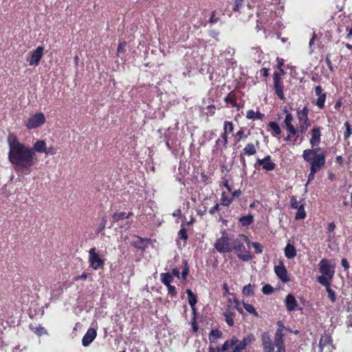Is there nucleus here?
Returning <instances> with one entry per match:
<instances>
[{"label": "nucleus", "mask_w": 352, "mask_h": 352, "mask_svg": "<svg viewBox=\"0 0 352 352\" xmlns=\"http://www.w3.org/2000/svg\"><path fill=\"white\" fill-rule=\"evenodd\" d=\"M7 142L9 147L8 160L15 171L29 174L31 167L38 162L36 154L33 153L31 146L21 142L13 133H9Z\"/></svg>", "instance_id": "f257e3e1"}, {"label": "nucleus", "mask_w": 352, "mask_h": 352, "mask_svg": "<svg viewBox=\"0 0 352 352\" xmlns=\"http://www.w3.org/2000/svg\"><path fill=\"white\" fill-rule=\"evenodd\" d=\"M278 329L275 333L273 342L268 333L265 332L261 336V344L264 352H286L284 333L285 327L281 321L278 322Z\"/></svg>", "instance_id": "f03ea898"}, {"label": "nucleus", "mask_w": 352, "mask_h": 352, "mask_svg": "<svg viewBox=\"0 0 352 352\" xmlns=\"http://www.w3.org/2000/svg\"><path fill=\"white\" fill-rule=\"evenodd\" d=\"M302 157L310 168L321 170L325 166L326 151L320 147L304 150Z\"/></svg>", "instance_id": "7ed1b4c3"}, {"label": "nucleus", "mask_w": 352, "mask_h": 352, "mask_svg": "<svg viewBox=\"0 0 352 352\" xmlns=\"http://www.w3.org/2000/svg\"><path fill=\"white\" fill-rule=\"evenodd\" d=\"M256 340L254 334L249 333L243 337L242 340H239L236 336H233L230 340H227L221 346L222 351H228L232 349L231 352H243L245 348L253 344Z\"/></svg>", "instance_id": "20e7f679"}, {"label": "nucleus", "mask_w": 352, "mask_h": 352, "mask_svg": "<svg viewBox=\"0 0 352 352\" xmlns=\"http://www.w3.org/2000/svg\"><path fill=\"white\" fill-rule=\"evenodd\" d=\"M248 237L245 234H239L234 239H232V252L235 251L238 258L243 261H249L252 258V254L248 251L244 245L249 243Z\"/></svg>", "instance_id": "39448f33"}, {"label": "nucleus", "mask_w": 352, "mask_h": 352, "mask_svg": "<svg viewBox=\"0 0 352 352\" xmlns=\"http://www.w3.org/2000/svg\"><path fill=\"white\" fill-rule=\"evenodd\" d=\"M286 113L285 118L283 122L282 126L287 132V135L284 138L285 141L292 142L294 144L297 142L301 136L299 133L297 126L293 124L294 117L287 109H283Z\"/></svg>", "instance_id": "423d86ee"}, {"label": "nucleus", "mask_w": 352, "mask_h": 352, "mask_svg": "<svg viewBox=\"0 0 352 352\" xmlns=\"http://www.w3.org/2000/svg\"><path fill=\"white\" fill-rule=\"evenodd\" d=\"M220 238L214 243V248L219 253H230L232 252V238H230L226 230H223Z\"/></svg>", "instance_id": "0eeeda50"}, {"label": "nucleus", "mask_w": 352, "mask_h": 352, "mask_svg": "<svg viewBox=\"0 0 352 352\" xmlns=\"http://www.w3.org/2000/svg\"><path fill=\"white\" fill-rule=\"evenodd\" d=\"M319 271L322 274L317 278L318 282L320 283V279L324 277L328 282H331L335 274L334 267L331 265L329 260L324 258L319 263Z\"/></svg>", "instance_id": "6e6552de"}, {"label": "nucleus", "mask_w": 352, "mask_h": 352, "mask_svg": "<svg viewBox=\"0 0 352 352\" xmlns=\"http://www.w3.org/2000/svg\"><path fill=\"white\" fill-rule=\"evenodd\" d=\"M89 267L94 270L102 269L104 265V260L101 258L95 248L89 250Z\"/></svg>", "instance_id": "1a4fd4ad"}, {"label": "nucleus", "mask_w": 352, "mask_h": 352, "mask_svg": "<svg viewBox=\"0 0 352 352\" xmlns=\"http://www.w3.org/2000/svg\"><path fill=\"white\" fill-rule=\"evenodd\" d=\"M46 121L44 113L40 112L32 115L25 121V125L28 129H34L42 126Z\"/></svg>", "instance_id": "9d476101"}, {"label": "nucleus", "mask_w": 352, "mask_h": 352, "mask_svg": "<svg viewBox=\"0 0 352 352\" xmlns=\"http://www.w3.org/2000/svg\"><path fill=\"white\" fill-rule=\"evenodd\" d=\"M273 82L275 94L281 100H285V97L284 94V86L281 81L280 74L278 72H275L273 74Z\"/></svg>", "instance_id": "9b49d317"}, {"label": "nucleus", "mask_w": 352, "mask_h": 352, "mask_svg": "<svg viewBox=\"0 0 352 352\" xmlns=\"http://www.w3.org/2000/svg\"><path fill=\"white\" fill-rule=\"evenodd\" d=\"M43 53L44 47L38 46L32 52L30 59H28L29 65L30 66H38L43 56Z\"/></svg>", "instance_id": "f8f14e48"}, {"label": "nucleus", "mask_w": 352, "mask_h": 352, "mask_svg": "<svg viewBox=\"0 0 352 352\" xmlns=\"http://www.w3.org/2000/svg\"><path fill=\"white\" fill-rule=\"evenodd\" d=\"M274 272L283 283H288L290 280L287 270L284 265L283 261H280L278 264L275 265Z\"/></svg>", "instance_id": "ddd939ff"}, {"label": "nucleus", "mask_w": 352, "mask_h": 352, "mask_svg": "<svg viewBox=\"0 0 352 352\" xmlns=\"http://www.w3.org/2000/svg\"><path fill=\"white\" fill-rule=\"evenodd\" d=\"M311 138L309 139V144L311 148L318 147L321 142V127L314 126L310 131Z\"/></svg>", "instance_id": "4468645a"}, {"label": "nucleus", "mask_w": 352, "mask_h": 352, "mask_svg": "<svg viewBox=\"0 0 352 352\" xmlns=\"http://www.w3.org/2000/svg\"><path fill=\"white\" fill-rule=\"evenodd\" d=\"M257 164L262 166V168L266 171H271L275 169L276 164L272 161V157L268 155L263 159L257 160Z\"/></svg>", "instance_id": "2eb2a0df"}, {"label": "nucleus", "mask_w": 352, "mask_h": 352, "mask_svg": "<svg viewBox=\"0 0 352 352\" xmlns=\"http://www.w3.org/2000/svg\"><path fill=\"white\" fill-rule=\"evenodd\" d=\"M309 109L307 106H305L302 109H298L296 110V116L298 123H309L311 122L309 118Z\"/></svg>", "instance_id": "dca6fc26"}, {"label": "nucleus", "mask_w": 352, "mask_h": 352, "mask_svg": "<svg viewBox=\"0 0 352 352\" xmlns=\"http://www.w3.org/2000/svg\"><path fill=\"white\" fill-rule=\"evenodd\" d=\"M97 331L94 328H89L82 339V344L84 346H88L96 338Z\"/></svg>", "instance_id": "f3484780"}, {"label": "nucleus", "mask_w": 352, "mask_h": 352, "mask_svg": "<svg viewBox=\"0 0 352 352\" xmlns=\"http://www.w3.org/2000/svg\"><path fill=\"white\" fill-rule=\"evenodd\" d=\"M285 304L287 310L289 312L295 311L296 309H300V308L298 307V304L294 296L291 294H288L286 296L285 300Z\"/></svg>", "instance_id": "a211bd4d"}, {"label": "nucleus", "mask_w": 352, "mask_h": 352, "mask_svg": "<svg viewBox=\"0 0 352 352\" xmlns=\"http://www.w3.org/2000/svg\"><path fill=\"white\" fill-rule=\"evenodd\" d=\"M259 147V142L256 140L255 144L249 142L248 143L244 148L241 151L243 155H245L247 156L254 155L256 153L257 149Z\"/></svg>", "instance_id": "6ab92c4d"}, {"label": "nucleus", "mask_w": 352, "mask_h": 352, "mask_svg": "<svg viewBox=\"0 0 352 352\" xmlns=\"http://www.w3.org/2000/svg\"><path fill=\"white\" fill-rule=\"evenodd\" d=\"M331 282L326 280L324 277H322L320 279V283L326 287L329 298L332 302H335L336 300V295L335 292L331 287Z\"/></svg>", "instance_id": "aec40b11"}, {"label": "nucleus", "mask_w": 352, "mask_h": 352, "mask_svg": "<svg viewBox=\"0 0 352 352\" xmlns=\"http://www.w3.org/2000/svg\"><path fill=\"white\" fill-rule=\"evenodd\" d=\"M138 240L134 241L133 242V245L134 248L144 252L146 248H147L148 244L150 243L151 239L146 238H142L140 236H137Z\"/></svg>", "instance_id": "412c9836"}, {"label": "nucleus", "mask_w": 352, "mask_h": 352, "mask_svg": "<svg viewBox=\"0 0 352 352\" xmlns=\"http://www.w3.org/2000/svg\"><path fill=\"white\" fill-rule=\"evenodd\" d=\"M47 144L45 141L43 140H38L36 142H35L33 144V146L31 147L32 151H33L34 153H44L45 152Z\"/></svg>", "instance_id": "4be33fe9"}, {"label": "nucleus", "mask_w": 352, "mask_h": 352, "mask_svg": "<svg viewBox=\"0 0 352 352\" xmlns=\"http://www.w3.org/2000/svg\"><path fill=\"white\" fill-rule=\"evenodd\" d=\"M330 344H333V339L331 336L326 333L322 335L318 344L320 350L322 351L326 346Z\"/></svg>", "instance_id": "5701e85b"}, {"label": "nucleus", "mask_w": 352, "mask_h": 352, "mask_svg": "<svg viewBox=\"0 0 352 352\" xmlns=\"http://www.w3.org/2000/svg\"><path fill=\"white\" fill-rule=\"evenodd\" d=\"M29 329L38 336H42L47 334V331L41 324L36 325L35 324L30 323L28 325Z\"/></svg>", "instance_id": "b1692460"}, {"label": "nucleus", "mask_w": 352, "mask_h": 352, "mask_svg": "<svg viewBox=\"0 0 352 352\" xmlns=\"http://www.w3.org/2000/svg\"><path fill=\"white\" fill-rule=\"evenodd\" d=\"M285 255L288 259L294 258L296 256V249L294 245L288 243L285 248Z\"/></svg>", "instance_id": "393cba45"}, {"label": "nucleus", "mask_w": 352, "mask_h": 352, "mask_svg": "<svg viewBox=\"0 0 352 352\" xmlns=\"http://www.w3.org/2000/svg\"><path fill=\"white\" fill-rule=\"evenodd\" d=\"M268 127L270 129L271 135L274 137H277L281 134V129L278 124L276 122H270Z\"/></svg>", "instance_id": "a878e982"}, {"label": "nucleus", "mask_w": 352, "mask_h": 352, "mask_svg": "<svg viewBox=\"0 0 352 352\" xmlns=\"http://www.w3.org/2000/svg\"><path fill=\"white\" fill-rule=\"evenodd\" d=\"M227 146H228V143L226 142L223 141V140H221L220 138H218L215 142V144L213 147L212 151H213V153H214V152L222 153L223 150L227 148Z\"/></svg>", "instance_id": "bb28decb"}, {"label": "nucleus", "mask_w": 352, "mask_h": 352, "mask_svg": "<svg viewBox=\"0 0 352 352\" xmlns=\"http://www.w3.org/2000/svg\"><path fill=\"white\" fill-rule=\"evenodd\" d=\"M239 222L242 226L248 227L254 222V216L252 214L242 216L239 219Z\"/></svg>", "instance_id": "cd10ccee"}, {"label": "nucleus", "mask_w": 352, "mask_h": 352, "mask_svg": "<svg viewBox=\"0 0 352 352\" xmlns=\"http://www.w3.org/2000/svg\"><path fill=\"white\" fill-rule=\"evenodd\" d=\"M234 138V145H236V144L240 142L242 140H245L248 138V135L245 133V128L241 127L240 129L233 135Z\"/></svg>", "instance_id": "c85d7f7f"}, {"label": "nucleus", "mask_w": 352, "mask_h": 352, "mask_svg": "<svg viewBox=\"0 0 352 352\" xmlns=\"http://www.w3.org/2000/svg\"><path fill=\"white\" fill-rule=\"evenodd\" d=\"M265 115L260 111L255 112L254 110H248L246 113V118L250 120H262Z\"/></svg>", "instance_id": "c756f323"}, {"label": "nucleus", "mask_w": 352, "mask_h": 352, "mask_svg": "<svg viewBox=\"0 0 352 352\" xmlns=\"http://www.w3.org/2000/svg\"><path fill=\"white\" fill-rule=\"evenodd\" d=\"M224 101L226 103L232 104V107H237V100H236V93L234 91L230 92L228 94V96L224 98Z\"/></svg>", "instance_id": "7c9ffc66"}, {"label": "nucleus", "mask_w": 352, "mask_h": 352, "mask_svg": "<svg viewBox=\"0 0 352 352\" xmlns=\"http://www.w3.org/2000/svg\"><path fill=\"white\" fill-rule=\"evenodd\" d=\"M186 294L188 296V304L190 305L192 309H194V307L197 302V296L189 289L186 290Z\"/></svg>", "instance_id": "2f4dec72"}, {"label": "nucleus", "mask_w": 352, "mask_h": 352, "mask_svg": "<svg viewBox=\"0 0 352 352\" xmlns=\"http://www.w3.org/2000/svg\"><path fill=\"white\" fill-rule=\"evenodd\" d=\"M160 280L165 285H170L173 281V277L170 273L160 274Z\"/></svg>", "instance_id": "473e14b6"}, {"label": "nucleus", "mask_w": 352, "mask_h": 352, "mask_svg": "<svg viewBox=\"0 0 352 352\" xmlns=\"http://www.w3.org/2000/svg\"><path fill=\"white\" fill-rule=\"evenodd\" d=\"M223 316L226 318V322L228 324V325L230 327H232L234 324V313H233L230 311H226L223 313Z\"/></svg>", "instance_id": "72a5a7b5"}, {"label": "nucleus", "mask_w": 352, "mask_h": 352, "mask_svg": "<svg viewBox=\"0 0 352 352\" xmlns=\"http://www.w3.org/2000/svg\"><path fill=\"white\" fill-rule=\"evenodd\" d=\"M242 294L246 296H252L254 294V285L248 284L245 285L242 289Z\"/></svg>", "instance_id": "f704fd0d"}, {"label": "nucleus", "mask_w": 352, "mask_h": 352, "mask_svg": "<svg viewBox=\"0 0 352 352\" xmlns=\"http://www.w3.org/2000/svg\"><path fill=\"white\" fill-rule=\"evenodd\" d=\"M221 336L222 333L219 329H212L209 334V340L211 342H214L220 338Z\"/></svg>", "instance_id": "c9c22d12"}, {"label": "nucleus", "mask_w": 352, "mask_h": 352, "mask_svg": "<svg viewBox=\"0 0 352 352\" xmlns=\"http://www.w3.org/2000/svg\"><path fill=\"white\" fill-rule=\"evenodd\" d=\"M306 217V212L305 210L304 204H301L299 206V208H297V212L295 215L296 220L303 219Z\"/></svg>", "instance_id": "e433bc0d"}, {"label": "nucleus", "mask_w": 352, "mask_h": 352, "mask_svg": "<svg viewBox=\"0 0 352 352\" xmlns=\"http://www.w3.org/2000/svg\"><path fill=\"white\" fill-rule=\"evenodd\" d=\"M298 124L299 126L297 127L298 129L299 133L301 136L300 142H302L303 140V135L307 132V129L311 126V122L305 124L298 123Z\"/></svg>", "instance_id": "4c0bfd02"}, {"label": "nucleus", "mask_w": 352, "mask_h": 352, "mask_svg": "<svg viewBox=\"0 0 352 352\" xmlns=\"http://www.w3.org/2000/svg\"><path fill=\"white\" fill-rule=\"evenodd\" d=\"M233 201V198L227 196L225 192H223L221 197V204L223 206H229Z\"/></svg>", "instance_id": "58836bf2"}, {"label": "nucleus", "mask_w": 352, "mask_h": 352, "mask_svg": "<svg viewBox=\"0 0 352 352\" xmlns=\"http://www.w3.org/2000/svg\"><path fill=\"white\" fill-rule=\"evenodd\" d=\"M243 308L248 312L254 315L256 317H258V313L256 311L254 307L252 305L243 302Z\"/></svg>", "instance_id": "ea45409f"}, {"label": "nucleus", "mask_w": 352, "mask_h": 352, "mask_svg": "<svg viewBox=\"0 0 352 352\" xmlns=\"http://www.w3.org/2000/svg\"><path fill=\"white\" fill-rule=\"evenodd\" d=\"M182 264H183L184 268L182 272V280H186L187 278V276L189 274V266L188 265V262L186 260H183Z\"/></svg>", "instance_id": "a19ab883"}, {"label": "nucleus", "mask_w": 352, "mask_h": 352, "mask_svg": "<svg viewBox=\"0 0 352 352\" xmlns=\"http://www.w3.org/2000/svg\"><path fill=\"white\" fill-rule=\"evenodd\" d=\"M177 236L179 239H182L184 241V242H186V241L188 239V230L185 228H182L178 232Z\"/></svg>", "instance_id": "79ce46f5"}, {"label": "nucleus", "mask_w": 352, "mask_h": 352, "mask_svg": "<svg viewBox=\"0 0 352 352\" xmlns=\"http://www.w3.org/2000/svg\"><path fill=\"white\" fill-rule=\"evenodd\" d=\"M223 131L228 133H232L234 131V124L231 121L226 120L223 122Z\"/></svg>", "instance_id": "37998d69"}, {"label": "nucleus", "mask_w": 352, "mask_h": 352, "mask_svg": "<svg viewBox=\"0 0 352 352\" xmlns=\"http://www.w3.org/2000/svg\"><path fill=\"white\" fill-rule=\"evenodd\" d=\"M344 126L346 127V130L344 133V140H347L352 134V128L348 121L344 122Z\"/></svg>", "instance_id": "c03bdc74"}, {"label": "nucleus", "mask_w": 352, "mask_h": 352, "mask_svg": "<svg viewBox=\"0 0 352 352\" xmlns=\"http://www.w3.org/2000/svg\"><path fill=\"white\" fill-rule=\"evenodd\" d=\"M106 223H107V217L104 216L102 217L101 221L99 223V225L96 230V234H98L99 233H100L101 232H102L104 230Z\"/></svg>", "instance_id": "a18cd8bd"}, {"label": "nucleus", "mask_w": 352, "mask_h": 352, "mask_svg": "<svg viewBox=\"0 0 352 352\" xmlns=\"http://www.w3.org/2000/svg\"><path fill=\"white\" fill-rule=\"evenodd\" d=\"M326 98L327 95L320 96L318 97L316 104L319 109H323L324 108V102L326 100Z\"/></svg>", "instance_id": "49530a36"}, {"label": "nucleus", "mask_w": 352, "mask_h": 352, "mask_svg": "<svg viewBox=\"0 0 352 352\" xmlns=\"http://www.w3.org/2000/svg\"><path fill=\"white\" fill-rule=\"evenodd\" d=\"M125 212H115L112 215V219L113 221L118 222L120 220L125 219H126Z\"/></svg>", "instance_id": "de8ad7c7"}, {"label": "nucleus", "mask_w": 352, "mask_h": 352, "mask_svg": "<svg viewBox=\"0 0 352 352\" xmlns=\"http://www.w3.org/2000/svg\"><path fill=\"white\" fill-rule=\"evenodd\" d=\"M274 292V287L269 285L266 284L262 287V292L265 295H269L272 294Z\"/></svg>", "instance_id": "09e8293b"}, {"label": "nucleus", "mask_w": 352, "mask_h": 352, "mask_svg": "<svg viewBox=\"0 0 352 352\" xmlns=\"http://www.w3.org/2000/svg\"><path fill=\"white\" fill-rule=\"evenodd\" d=\"M166 287L168 289V295H169L171 297H175L177 296V289L174 285H172L170 284V285H166Z\"/></svg>", "instance_id": "8fccbe9b"}, {"label": "nucleus", "mask_w": 352, "mask_h": 352, "mask_svg": "<svg viewBox=\"0 0 352 352\" xmlns=\"http://www.w3.org/2000/svg\"><path fill=\"white\" fill-rule=\"evenodd\" d=\"M243 0H234V5L233 10L234 12H239L241 8L243 7Z\"/></svg>", "instance_id": "3c124183"}, {"label": "nucleus", "mask_w": 352, "mask_h": 352, "mask_svg": "<svg viewBox=\"0 0 352 352\" xmlns=\"http://www.w3.org/2000/svg\"><path fill=\"white\" fill-rule=\"evenodd\" d=\"M200 177H201V182L206 184H210L212 182V179L208 175L205 174L204 173H201L200 175Z\"/></svg>", "instance_id": "603ef678"}, {"label": "nucleus", "mask_w": 352, "mask_h": 352, "mask_svg": "<svg viewBox=\"0 0 352 352\" xmlns=\"http://www.w3.org/2000/svg\"><path fill=\"white\" fill-rule=\"evenodd\" d=\"M319 171H320V170L310 168V172L308 175V182L314 180L315 178L316 173H317Z\"/></svg>", "instance_id": "864d4df0"}, {"label": "nucleus", "mask_w": 352, "mask_h": 352, "mask_svg": "<svg viewBox=\"0 0 352 352\" xmlns=\"http://www.w3.org/2000/svg\"><path fill=\"white\" fill-rule=\"evenodd\" d=\"M290 207L292 209H297L299 208L298 201L294 196H292L290 199Z\"/></svg>", "instance_id": "5fc2aeb1"}, {"label": "nucleus", "mask_w": 352, "mask_h": 352, "mask_svg": "<svg viewBox=\"0 0 352 352\" xmlns=\"http://www.w3.org/2000/svg\"><path fill=\"white\" fill-rule=\"evenodd\" d=\"M252 245L253 248H254L255 252L256 254H260L263 252V247L259 243L252 242Z\"/></svg>", "instance_id": "6e6d98bb"}, {"label": "nucleus", "mask_w": 352, "mask_h": 352, "mask_svg": "<svg viewBox=\"0 0 352 352\" xmlns=\"http://www.w3.org/2000/svg\"><path fill=\"white\" fill-rule=\"evenodd\" d=\"M44 153L46 155H55L56 153V150L53 146H50V147H48V148L46 146L45 152H44Z\"/></svg>", "instance_id": "4d7b16f0"}, {"label": "nucleus", "mask_w": 352, "mask_h": 352, "mask_svg": "<svg viewBox=\"0 0 352 352\" xmlns=\"http://www.w3.org/2000/svg\"><path fill=\"white\" fill-rule=\"evenodd\" d=\"M315 94L318 97L327 95L326 93L323 92V89L320 85H318L315 87Z\"/></svg>", "instance_id": "13d9d810"}, {"label": "nucleus", "mask_w": 352, "mask_h": 352, "mask_svg": "<svg viewBox=\"0 0 352 352\" xmlns=\"http://www.w3.org/2000/svg\"><path fill=\"white\" fill-rule=\"evenodd\" d=\"M89 274H88V273L83 272L81 275H78V276H76L74 278V280L76 281H78L80 280H85L88 278Z\"/></svg>", "instance_id": "bf43d9fd"}, {"label": "nucleus", "mask_w": 352, "mask_h": 352, "mask_svg": "<svg viewBox=\"0 0 352 352\" xmlns=\"http://www.w3.org/2000/svg\"><path fill=\"white\" fill-rule=\"evenodd\" d=\"M336 226L333 222H331L328 223L327 226V233L331 234L333 233L336 229Z\"/></svg>", "instance_id": "052dcab7"}, {"label": "nucleus", "mask_w": 352, "mask_h": 352, "mask_svg": "<svg viewBox=\"0 0 352 352\" xmlns=\"http://www.w3.org/2000/svg\"><path fill=\"white\" fill-rule=\"evenodd\" d=\"M245 156L246 155H243L242 153H241L240 155H239L240 162H241V165H242V166L243 168H245L246 166H247L246 165V160H245Z\"/></svg>", "instance_id": "680f3d73"}, {"label": "nucleus", "mask_w": 352, "mask_h": 352, "mask_svg": "<svg viewBox=\"0 0 352 352\" xmlns=\"http://www.w3.org/2000/svg\"><path fill=\"white\" fill-rule=\"evenodd\" d=\"M325 63H326L327 65L328 66V68L329 69V70L332 72L333 71V65H332V63H331V60L329 55H327L325 58Z\"/></svg>", "instance_id": "e2e57ef3"}, {"label": "nucleus", "mask_w": 352, "mask_h": 352, "mask_svg": "<svg viewBox=\"0 0 352 352\" xmlns=\"http://www.w3.org/2000/svg\"><path fill=\"white\" fill-rule=\"evenodd\" d=\"M170 274L173 276V277L175 276L178 278H180V272L179 270L177 267H175L174 269L172 270Z\"/></svg>", "instance_id": "0e129e2a"}, {"label": "nucleus", "mask_w": 352, "mask_h": 352, "mask_svg": "<svg viewBox=\"0 0 352 352\" xmlns=\"http://www.w3.org/2000/svg\"><path fill=\"white\" fill-rule=\"evenodd\" d=\"M126 46V42H122V43H120L119 45H118V56H119V54L122 52L124 51V47Z\"/></svg>", "instance_id": "69168bd1"}, {"label": "nucleus", "mask_w": 352, "mask_h": 352, "mask_svg": "<svg viewBox=\"0 0 352 352\" xmlns=\"http://www.w3.org/2000/svg\"><path fill=\"white\" fill-rule=\"evenodd\" d=\"M341 265L344 268V270H348L350 267L348 261L345 258H343L341 260Z\"/></svg>", "instance_id": "338daca9"}, {"label": "nucleus", "mask_w": 352, "mask_h": 352, "mask_svg": "<svg viewBox=\"0 0 352 352\" xmlns=\"http://www.w3.org/2000/svg\"><path fill=\"white\" fill-rule=\"evenodd\" d=\"M225 351H222L221 349V346H218L217 348H213L210 346L208 349V352H224Z\"/></svg>", "instance_id": "774afa93"}]
</instances>
